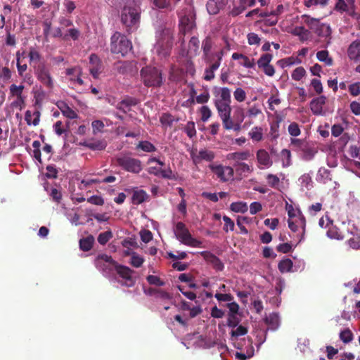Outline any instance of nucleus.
<instances>
[{"instance_id": "obj_40", "label": "nucleus", "mask_w": 360, "mask_h": 360, "mask_svg": "<svg viewBox=\"0 0 360 360\" xmlns=\"http://www.w3.org/2000/svg\"><path fill=\"white\" fill-rule=\"evenodd\" d=\"M153 4L158 8H166L169 11H172L174 7L170 0H153Z\"/></svg>"}, {"instance_id": "obj_35", "label": "nucleus", "mask_w": 360, "mask_h": 360, "mask_svg": "<svg viewBox=\"0 0 360 360\" xmlns=\"http://www.w3.org/2000/svg\"><path fill=\"white\" fill-rule=\"evenodd\" d=\"M234 167L236 168V172L240 175L245 173H251L253 171L252 167L245 162H236L234 164Z\"/></svg>"}, {"instance_id": "obj_37", "label": "nucleus", "mask_w": 360, "mask_h": 360, "mask_svg": "<svg viewBox=\"0 0 360 360\" xmlns=\"http://www.w3.org/2000/svg\"><path fill=\"white\" fill-rule=\"evenodd\" d=\"M327 180H331L330 171L325 167H321L317 174V181L326 183Z\"/></svg>"}, {"instance_id": "obj_6", "label": "nucleus", "mask_w": 360, "mask_h": 360, "mask_svg": "<svg viewBox=\"0 0 360 360\" xmlns=\"http://www.w3.org/2000/svg\"><path fill=\"white\" fill-rule=\"evenodd\" d=\"M140 74L144 85L148 87H158L162 84V72L155 67L143 68Z\"/></svg>"}, {"instance_id": "obj_27", "label": "nucleus", "mask_w": 360, "mask_h": 360, "mask_svg": "<svg viewBox=\"0 0 360 360\" xmlns=\"http://www.w3.org/2000/svg\"><path fill=\"white\" fill-rule=\"evenodd\" d=\"M212 47V38L210 36H207L205 38L202 43V49L203 50V54L205 57V60L207 63H211V59L209 56L210 52Z\"/></svg>"}, {"instance_id": "obj_41", "label": "nucleus", "mask_w": 360, "mask_h": 360, "mask_svg": "<svg viewBox=\"0 0 360 360\" xmlns=\"http://www.w3.org/2000/svg\"><path fill=\"white\" fill-rule=\"evenodd\" d=\"M273 58V56L270 53H264L257 60V65L259 68H263L265 66L270 65V62Z\"/></svg>"}, {"instance_id": "obj_56", "label": "nucleus", "mask_w": 360, "mask_h": 360, "mask_svg": "<svg viewBox=\"0 0 360 360\" xmlns=\"http://www.w3.org/2000/svg\"><path fill=\"white\" fill-rule=\"evenodd\" d=\"M201 120L206 122L212 116V111L207 105H203L200 108Z\"/></svg>"}, {"instance_id": "obj_31", "label": "nucleus", "mask_w": 360, "mask_h": 360, "mask_svg": "<svg viewBox=\"0 0 360 360\" xmlns=\"http://www.w3.org/2000/svg\"><path fill=\"white\" fill-rule=\"evenodd\" d=\"M148 198V194L143 190L134 191L132 195L131 200L134 205H139L143 202Z\"/></svg>"}, {"instance_id": "obj_64", "label": "nucleus", "mask_w": 360, "mask_h": 360, "mask_svg": "<svg viewBox=\"0 0 360 360\" xmlns=\"http://www.w3.org/2000/svg\"><path fill=\"white\" fill-rule=\"evenodd\" d=\"M349 91L353 96H357L360 94V82L352 84L348 87Z\"/></svg>"}, {"instance_id": "obj_2", "label": "nucleus", "mask_w": 360, "mask_h": 360, "mask_svg": "<svg viewBox=\"0 0 360 360\" xmlns=\"http://www.w3.org/2000/svg\"><path fill=\"white\" fill-rule=\"evenodd\" d=\"M141 18V8L134 1H129L124 6L121 13V22L125 25L127 31L137 27Z\"/></svg>"}, {"instance_id": "obj_47", "label": "nucleus", "mask_w": 360, "mask_h": 360, "mask_svg": "<svg viewBox=\"0 0 360 360\" xmlns=\"http://www.w3.org/2000/svg\"><path fill=\"white\" fill-rule=\"evenodd\" d=\"M306 74L304 68L302 66L296 68L292 72L291 77L295 81H300Z\"/></svg>"}, {"instance_id": "obj_13", "label": "nucleus", "mask_w": 360, "mask_h": 360, "mask_svg": "<svg viewBox=\"0 0 360 360\" xmlns=\"http://www.w3.org/2000/svg\"><path fill=\"white\" fill-rule=\"evenodd\" d=\"M214 103H231V90L228 87L214 86L212 89Z\"/></svg>"}, {"instance_id": "obj_33", "label": "nucleus", "mask_w": 360, "mask_h": 360, "mask_svg": "<svg viewBox=\"0 0 360 360\" xmlns=\"http://www.w3.org/2000/svg\"><path fill=\"white\" fill-rule=\"evenodd\" d=\"M293 266L292 261L290 259H282L279 262L278 268L281 273L291 271Z\"/></svg>"}, {"instance_id": "obj_50", "label": "nucleus", "mask_w": 360, "mask_h": 360, "mask_svg": "<svg viewBox=\"0 0 360 360\" xmlns=\"http://www.w3.org/2000/svg\"><path fill=\"white\" fill-rule=\"evenodd\" d=\"M283 158V166L288 167L291 164V153L288 149H283L281 152Z\"/></svg>"}, {"instance_id": "obj_61", "label": "nucleus", "mask_w": 360, "mask_h": 360, "mask_svg": "<svg viewBox=\"0 0 360 360\" xmlns=\"http://www.w3.org/2000/svg\"><path fill=\"white\" fill-rule=\"evenodd\" d=\"M223 220L224 221V226L223 228L224 231L225 232H228L229 230L233 231L235 226L233 221L230 217L226 215L223 217Z\"/></svg>"}, {"instance_id": "obj_21", "label": "nucleus", "mask_w": 360, "mask_h": 360, "mask_svg": "<svg viewBox=\"0 0 360 360\" xmlns=\"http://www.w3.org/2000/svg\"><path fill=\"white\" fill-rule=\"evenodd\" d=\"M191 156L193 162L196 165L200 163L202 160L212 161L214 158L215 155L213 151L204 149L200 150L198 155H192Z\"/></svg>"}, {"instance_id": "obj_9", "label": "nucleus", "mask_w": 360, "mask_h": 360, "mask_svg": "<svg viewBox=\"0 0 360 360\" xmlns=\"http://www.w3.org/2000/svg\"><path fill=\"white\" fill-rule=\"evenodd\" d=\"M115 272L121 278V280H117L118 283L122 286L133 287L136 283V280L132 276L134 271L127 266L119 264L118 263H115Z\"/></svg>"}, {"instance_id": "obj_3", "label": "nucleus", "mask_w": 360, "mask_h": 360, "mask_svg": "<svg viewBox=\"0 0 360 360\" xmlns=\"http://www.w3.org/2000/svg\"><path fill=\"white\" fill-rule=\"evenodd\" d=\"M290 146L294 151L302 152V158L306 161L312 160L318 153V149L315 145L305 139L292 138L290 139Z\"/></svg>"}, {"instance_id": "obj_45", "label": "nucleus", "mask_w": 360, "mask_h": 360, "mask_svg": "<svg viewBox=\"0 0 360 360\" xmlns=\"http://www.w3.org/2000/svg\"><path fill=\"white\" fill-rule=\"evenodd\" d=\"M86 146L94 150H102L106 147V143L101 141H96L86 143Z\"/></svg>"}, {"instance_id": "obj_25", "label": "nucleus", "mask_w": 360, "mask_h": 360, "mask_svg": "<svg viewBox=\"0 0 360 360\" xmlns=\"http://www.w3.org/2000/svg\"><path fill=\"white\" fill-rule=\"evenodd\" d=\"M231 58L233 60H241L239 64L247 68H253L255 67L254 59L250 60L248 56L242 53H233Z\"/></svg>"}, {"instance_id": "obj_11", "label": "nucleus", "mask_w": 360, "mask_h": 360, "mask_svg": "<svg viewBox=\"0 0 360 360\" xmlns=\"http://www.w3.org/2000/svg\"><path fill=\"white\" fill-rule=\"evenodd\" d=\"M209 167L212 172L217 176L220 181L223 182L228 181L233 176V169L229 166H222L221 165H210Z\"/></svg>"}, {"instance_id": "obj_63", "label": "nucleus", "mask_w": 360, "mask_h": 360, "mask_svg": "<svg viewBox=\"0 0 360 360\" xmlns=\"http://www.w3.org/2000/svg\"><path fill=\"white\" fill-rule=\"evenodd\" d=\"M288 130L289 134L291 136H295V137L298 136L301 133L299 125L296 122L291 123L288 126Z\"/></svg>"}, {"instance_id": "obj_29", "label": "nucleus", "mask_w": 360, "mask_h": 360, "mask_svg": "<svg viewBox=\"0 0 360 360\" xmlns=\"http://www.w3.org/2000/svg\"><path fill=\"white\" fill-rule=\"evenodd\" d=\"M251 156L248 150L242 152H234L229 154L228 158L233 160L236 162H241L240 161L247 160Z\"/></svg>"}, {"instance_id": "obj_42", "label": "nucleus", "mask_w": 360, "mask_h": 360, "mask_svg": "<svg viewBox=\"0 0 360 360\" xmlns=\"http://www.w3.org/2000/svg\"><path fill=\"white\" fill-rule=\"evenodd\" d=\"M113 235L111 231H107L101 233L98 236V242L99 244L104 245H105L112 238Z\"/></svg>"}, {"instance_id": "obj_44", "label": "nucleus", "mask_w": 360, "mask_h": 360, "mask_svg": "<svg viewBox=\"0 0 360 360\" xmlns=\"http://www.w3.org/2000/svg\"><path fill=\"white\" fill-rule=\"evenodd\" d=\"M292 33L300 37L302 40L306 39L309 34V30L305 29L303 26L296 27Z\"/></svg>"}, {"instance_id": "obj_10", "label": "nucleus", "mask_w": 360, "mask_h": 360, "mask_svg": "<svg viewBox=\"0 0 360 360\" xmlns=\"http://www.w3.org/2000/svg\"><path fill=\"white\" fill-rule=\"evenodd\" d=\"M115 261L111 256L105 254L99 255L96 259V265L106 276L112 275L115 270Z\"/></svg>"}, {"instance_id": "obj_51", "label": "nucleus", "mask_w": 360, "mask_h": 360, "mask_svg": "<svg viewBox=\"0 0 360 360\" xmlns=\"http://www.w3.org/2000/svg\"><path fill=\"white\" fill-rule=\"evenodd\" d=\"M184 131L189 138H193L196 135L195 123L193 121L188 122L185 126Z\"/></svg>"}, {"instance_id": "obj_57", "label": "nucleus", "mask_w": 360, "mask_h": 360, "mask_svg": "<svg viewBox=\"0 0 360 360\" xmlns=\"http://www.w3.org/2000/svg\"><path fill=\"white\" fill-rule=\"evenodd\" d=\"M240 321V320L237 314H228L227 326L229 327L233 328L239 324Z\"/></svg>"}, {"instance_id": "obj_26", "label": "nucleus", "mask_w": 360, "mask_h": 360, "mask_svg": "<svg viewBox=\"0 0 360 360\" xmlns=\"http://www.w3.org/2000/svg\"><path fill=\"white\" fill-rule=\"evenodd\" d=\"M172 32L169 29L162 30L158 43L161 45L165 44L167 46H171L172 44Z\"/></svg>"}, {"instance_id": "obj_36", "label": "nucleus", "mask_w": 360, "mask_h": 360, "mask_svg": "<svg viewBox=\"0 0 360 360\" xmlns=\"http://www.w3.org/2000/svg\"><path fill=\"white\" fill-rule=\"evenodd\" d=\"M136 149H141L147 153L155 152L156 150L155 146L148 141H140L136 146Z\"/></svg>"}, {"instance_id": "obj_5", "label": "nucleus", "mask_w": 360, "mask_h": 360, "mask_svg": "<svg viewBox=\"0 0 360 360\" xmlns=\"http://www.w3.org/2000/svg\"><path fill=\"white\" fill-rule=\"evenodd\" d=\"M110 41V51L112 53H120L124 56L132 49L131 41L119 32L112 34Z\"/></svg>"}, {"instance_id": "obj_32", "label": "nucleus", "mask_w": 360, "mask_h": 360, "mask_svg": "<svg viewBox=\"0 0 360 360\" xmlns=\"http://www.w3.org/2000/svg\"><path fill=\"white\" fill-rule=\"evenodd\" d=\"M28 57L30 58V63L34 67V65H38L40 62L41 56L39 52L34 48L30 47L29 49Z\"/></svg>"}, {"instance_id": "obj_38", "label": "nucleus", "mask_w": 360, "mask_h": 360, "mask_svg": "<svg viewBox=\"0 0 360 360\" xmlns=\"http://www.w3.org/2000/svg\"><path fill=\"white\" fill-rule=\"evenodd\" d=\"M249 136L255 141H261L263 139L262 129L259 127H253L249 132Z\"/></svg>"}, {"instance_id": "obj_60", "label": "nucleus", "mask_w": 360, "mask_h": 360, "mask_svg": "<svg viewBox=\"0 0 360 360\" xmlns=\"http://www.w3.org/2000/svg\"><path fill=\"white\" fill-rule=\"evenodd\" d=\"M248 333V328L243 326H239L236 330L231 332V338H237L238 336L245 335Z\"/></svg>"}, {"instance_id": "obj_43", "label": "nucleus", "mask_w": 360, "mask_h": 360, "mask_svg": "<svg viewBox=\"0 0 360 360\" xmlns=\"http://www.w3.org/2000/svg\"><path fill=\"white\" fill-rule=\"evenodd\" d=\"M24 88L25 87L23 85L17 86V85L13 84L9 87L10 94L12 96H15L16 98L23 97L22 91H23Z\"/></svg>"}, {"instance_id": "obj_59", "label": "nucleus", "mask_w": 360, "mask_h": 360, "mask_svg": "<svg viewBox=\"0 0 360 360\" xmlns=\"http://www.w3.org/2000/svg\"><path fill=\"white\" fill-rule=\"evenodd\" d=\"M160 121L163 125L171 126L173 124L174 119L171 114L164 113L160 117Z\"/></svg>"}, {"instance_id": "obj_53", "label": "nucleus", "mask_w": 360, "mask_h": 360, "mask_svg": "<svg viewBox=\"0 0 360 360\" xmlns=\"http://www.w3.org/2000/svg\"><path fill=\"white\" fill-rule=\"evenodd\" d=\"M233 96L238 102H243L246 99V93L242 88H236L233 91Z\"/></svg>"}, {"instance_id": "obj_39", "label": "nucleus", "mask_w": 360, "mask_h": 360, "mask_svg": "<svg viewBox=\"0 0 360 360\" xmlns=\"http://www.w3.org/2000/svg\"><path fill=\"white\" fill-rule=\"evenodd\" d=\"M265 322L269 325L271 328L275 329L279 325V317L277 314L272 313L265 318Z\"/></svg>"}, {"instance_id": "obj_7", "label": "nucleus", "mask_w": 360, "mask_h": 360, "mask_svg": "<svg viewBox=\"0 0 360 360\" xmlns=\"http://www.w3.org/2000/svg\"><path fill=\"white\" fill-rule=\"evenodd\" d=\"M174 233L179 240L186 245L199 248L202 244L201 241L192 237L186 225L181 221L176 223Z\"/></svg>"}, {"instance_id": "obj_55", "label": "nucleus", "mask_w": 360, "mask_h": 360, "mask_svg": "<svg viewBox=\"0 0 360 360\" xmlns=\"http://www.w3.org/2000/svg\"><path fill=\"white\" fill-rule=\"evenodd\" d=\"M160 176L162 178L166 179H173V180L176 179V178L175 175L173 174V172L171 169L170 167H168L166 169L161 168Z\"/></svg>"}, {"instance_id": "obj_14", "label": "nucleus", "mask_w": 360, "mask_h": 360, "mask_svg": "<svg viewBox=\"0 0 360 360\" xmlns=\"http://www.w3.org/2000/svg\"><path fill=\"white\" fill-rule=\"evenodd\" d=\"M200 255L207 263L212 264V267L216 271H223L224 265L216 255L209 251H202L200 252Z\"/></svg>"}, {"instance_id": "obj_24", "label": "nucleus", "mask_w": 360, "mask_h": 360, "mask_svg": "<svg viewBox=\"0 0 360 360\" xmlns=\"http://www.w3.org/2000/svg\"><path fill=\"white\" fill-rule=\"evenodd\" d=\"M257 160L259 165H262L266 167H269L272 165V161L270 156L266 150L264 149H259L257 150Z\"/></svg>"}, {"instance_id": "obj_46", "label": "nucleus", "mask_w": 360, "mask_h": 360, "mask_svg": "<svg viewBox=\"0 0 360 360\" xmlns=\"http://www.w3.org/2000/svg\"><path fill=\"white\" fill-rule=\"evenodd\" d=\"M231 210L235 212H245L248 210L247 204L242 202H233L231 205Z\"/></svg>"}, {"instance_id": "obj_52", "label": "nucleus", "mask_w": 360, "mask_h": 360, "mask_svg": "<svg viewBox=\"0 0 360 360\" xmlns=\"http://www.w3.org/2000/svg\"><path fill=\"white\" fill-rule=\"evenodd\" d=\"M146 280L150 285L163 286L165 284V283L162 281L160 277L154 275H148L146 277Z\"/></svg>"}, {"instance_id": "obj_30", "label": "nucleus", "mask_w": 360, "mask_h": 360, "mask_svg": "<svg viewBox=\"0 0 360 360\" xmlns=\"http://www.w3.org/2000/svg\"><path fill=\"white\" fill-rule=\"evenodd\" d=\"M94 243V237L92 235H89L86 238H83L79 240V248L82 251H89Z\"/></svg>"}, {"instance_id": "obj_48", "label": "nucleus", "mask_w": 360, "mask_h": 360, "mask_svg": "<svg viewBox=\"0 0 360 360\" xmlns=\"http://www.w3.org/2000/svg\"><path fill=\"white\" fill-rule=\"evenodd\" d=\"M340 338L344 343H349L353 339V334L349 328H347L340 332Z\"/></svg>"}, {"instance_id": "obj_20", "label": "nucleus", "mask_w": 360, "mask_h": 360, "mask_svg": "<svg viewBox=\"0 0 360 360\" xmlns=\"http://www.w3.org/2000/svg\"><path fill=\"white\" fill-rule=\"evenodd\" d=\"M326 100L325 96H320L310 102V109L314 115H323V106L326 104Z\"/></svg>"}, {"instance_id": "obj_54", "label": "nucleus", "mask_w": 360, "mask_h": 360, "mask_svg": "<svg viewBox=\"0 0 360 360\" xmlns=\"http://www.w3.org/2000/svg\"><path fill=\"white\" fill-rule=\"evenodd\" d=\"M144 259L142 257L138 255L136 253L134 252L131 257V264L136 267L139 268L142 266Z\"/></svg>"}, {"instance_id": "obj_16", "label": "nucleus", "mask_w": 360, "mask_h": 360, "mask_svg": "<svg viewBox=\"0 0 360 360\" xmlns=\"http://www.w3.org/2000/svg\"><path fill=\"white\" fill-rule=\"evenodd\" d=\"M227 0H207L206 9L210 15H217L227 4Z\"/></svg>"}, {"instance_id": "obj_58", "label": "nucleus", "mask_w": 360, "mask_h": 360, "mask_svg": "<svg viewBox=\"0 0 360 360\" xmlns=\"http://www.w3.org/2000/svg\"><path fill=\"white\" fill-rule=\"evenodd\" d=\"M79 36V31L76 28L69 29L68 30V34H65L63 39L64 40H68L69 38L72 39L73 40H77Z\"/></svg>"}, {"instance_id": "obj_1", "label": "nucleus", "mask_w": 360, "mask_h": 360, "mask_svg": "<svg viewBox=\"0 0 360 360\" xmlns=\"http://www.w3.org/2000/svg\"><path fill=\"white\" fill-rule=\"evenodd\" d=\"M231 103H214L219 117L221 118L223 127L226 130L233 129L235 131H239L241 129V123L244 120V113L242 109H238V112L240 113V117L234 122L231 117Z\"/></svg>"}, {"instance_id": "obj_17", "label": "nucleus", "mask_w": 360, "mask_h": 360, "mask_svg": "<svg viewBox=\"0 0 360 360\" xmlns=\"http://www.w3.org/2000/svg\"><path fill=\"white\" fill-rule=\"evenodd\" d=\"M180 30L185 34L186 32L192 31L195 27V23L193 17L191 15H184L179 20Z\"/></svg>"}, {"instance_id": "obj_49", "label": "nucleus", "mask_w": 360, "mask_h": 360, "mask_svg": "<svg viewBox=\"0 0 360 360\" xmlns=\"http://www.w3.org/2000/svg\"><path fill=\"white\" fill-rule=\"evenodd\" d=\"M16 65L17 69L18 72V75L20 77H22L24 75V73L27 70V64H21V62H20V51L16 52Z\"/></svg>"}, {"instance_id": "obj_23", "label": "nucleus", "mask_w": 360, "mask_h": 360, "mask_svg": "<svg viewBox=\"0 0 360 360\" xmlns=\"http://www.w3.org/2000/svg\"><path fill=\"white\" fill-rule=\"evenodd\" d=\"M315 33L319 37H324L327 44L330 43L332 30L329 25L321 23Z\"/></svg>"}, {"instance_id": "obj_18", "label": "nucleus", "mask_w": 360, "mask_h": 360, "mask_svg": "<svg viewBox=\"0 0 360 360\" xmlns=\"http://www.w3.org/2000/svg\"><path fill=\"white\" fill-rule=\"evenodd\" d=\"M347 53L350 60L360 62V39L352 41L349 44Z\"/></svg>"}, {"instance_id": "obj_15", "label": "nucleus", "mask_w": 360, "mask_h": 360, "mask_svg": "<svg viewBox=\"0 0 360 360\" xmlns=\"http://www.w3.org/2000/svg\"><path fill=\"white\" fill-rule=\"evenodd\" d=\"M65 74L68 77L69 80L73 84H77L79 85H83L84 81L81 78L82 75V70L79 66H75L71 68H68L65 70Z\"/></svg>"}, {"instance_id": "obj_12", "label": "nucleus", "mask_w": 360, "mask_h": 360, "mask_svg": "<svg viewBox=\"0 0 360 360\" xmlns=\"http://www.w3.org/2000/svg\"><path fill=\"white\" fill-rule=\"evenodd\" d=\"M89 72L94 79H98L99 75L104 70V66L102 60L95 53H92L89 56Z\"/></svg>"}, {"instance_id": "obj_22", "label": "nucleus", "mask_w": 360, "mask_h": 360, "mask_svg": "<svg viewBox=\"0 0 360 360\" xmlns=\"http://www.w3.org/2000/svg\"><path fill=\"white\" fill-rule=\"evenodd\" d=\"M137 104L138 100L136 98L128 96L117 103V108L127 113L131 110V106H135Z\"/></svg>"}, {"instance_id": "obj_19", "label": "nucleus", "mask_w": 360, "mask_h": 360, "mask_svg": "<svg viewBox=\"0 0 360 360\" xmlns=\"http://www.w3.org/2000/svg\"><path fill=\"white\" fill-rule=\"evenodd\" d=\"M217 60L213 63L209 68L205 70L204 79L206 81H210L214 78V71L217 70L221 64L222 59V52H219L215 54Z\"/></svg>"}, {"instance_id": "obj_28", "label": "nucleus", "mask_w": 360, "mask_h": 360, "mask_svg": "<svg viewBox=\"0 0 360 360\" xmlns=\"http://www.w3.org/2000/svg\"><path fill=\"white\" fill-rule=\"evenodd\" d=\"M302 19L304 20V22L309 27L310 30H311L314 32L317 30L321 22H320L319 19L311 18L309 15L304 14L301 16Z\"/></svg>"}, {"instance_id": "obj_34", "label": "nucleus", "mask_w": 360, "mask_h": 360, "mask_svg": "<svg viewBox=\"0 0 360 360\" xmlns=\"http://www.w3.org/2000/svg\"><path fill=\"white\" fill-rule=\"evenodd\" d=\"M316 58L319 61L325 63L326 65L330 66L333 65V60L332 58L329 57L328 51L326 50L318 51L316 53Z\"/></svg>"}, {"instance_id": "obj_62", "label": "nucleus", "mask_w": 360, "mask_h": 360, "mask_svg": "<svg viewBox=\"0 0 360 360\" xmlns=\"http://www.w3.org/2000/svg\"><path fill=\"white\" fill-rule=\"evenodd\" d=\"M327 236L333 239L342 240L343 236L338 232L335 227L330 228L326 233Z\"/></svg>"}, {"instance_id": "obj_4", "label": "nucleus", "mask_w": 360, "mask_h": 360, "mask_svg": "<svg viewBox=\"0 0 360 360\" xmlns=\"http://www.w3.org/2000/svg\"><path fill=\"white\" fill-rule=\"evenodd\" d=\"M113 162L123 170L133 174H139L143 169L141 161L129 155H118L114 158Z\"/></svg>"}, {"instance_id": "obj_8", "label": "nucleus", "mask_w": 360, "mask_h": 360, "mask_svg": "<svg viewBox=\"0 0 360 360\" xmlns=\"http://www.w3.org/2000/svg\"><path fill=\"white\" fill-rule=\"evenodd\" d=\"M34 70L38 81L47 89L52 90L54 87V79L47 65L44 63H39L34 65Z\"/></svg>"}]
</instances>
